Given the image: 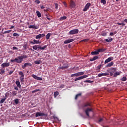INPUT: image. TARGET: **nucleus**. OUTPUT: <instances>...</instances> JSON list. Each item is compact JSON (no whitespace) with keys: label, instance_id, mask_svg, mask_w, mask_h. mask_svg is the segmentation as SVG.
<instances>
[{"label":"nucleus","instance_id":"nucleus-28","mask_svg":"<svg viewBox=\"0 0 127 127\" xmlns=\"http://www.w3.org/2000/svg\"><path fill=\"white\" fill-rule=\"evenodd\" d=\"M29 28H33L34 29H37V27L35 25H30L28 26Z\"/></svg>","mask_w":127,"mask_h":127},{"label":"nucleus","instance_id":"nucleus-55","mask_svg":"<svg viewBox=\"0 0 127 127\" xmlns=\"http://www.w3.org/2000/svg\"><path fill=\"white\" fill-rule=\"evenodd\" d=\"M116 34V33H113V32H111L110 33V35H111V36H113V35Z\"/></svg>","mask_w":127,"mask_h":127},{"label":"nucleus","instance_id":"nucleus-51","mask_svg":"<svg viewBox=\"0 0 127 127\" xmlns=\"http://www.w3.org/2000/svg\"><path fill=\"white\" fill-rule=\"evenodd\" d=\"M89 40H90V39H85L83 40L82 41H84V42H88V41H89Z\"/></svg>","mask_w":127,"mask_h":127},{"label":"nucleus","instance_id":"nucleus-4","mask_svg":"<svg viewBox=\"0 0 127 127\" xmlns=\"http://www.w3.org/2000/svg\"><path fill=\"white\" fill-rule=\"evenodd\" d=\"M47 115L43 113L37 112L35 115V117L37 118V117H46Z\"/></svg>","mask_w":127,"mask_h":127},{"label":"nucleus","instance_id":"nucleus-20","mask_svg":"<svg viewBox=\"0 0 127 127\" xmlns=\"http://www.w3.org/2000/svg\"><path fill=\"white\" fill-rule=\"evenodd\" d=\"M114 65V62H111L107 64L106 66V68H109L110 67H112Z\"/></svg>","mask_w":127,"mask_h":127},{"label":"nucleus","instance_id":"nucleus-41","mask_svg":"<svg viewBox=\"0 0 127 127\" xmlns=\"http://www.w3.org/2000/svg\"><path fill=\"white\" fill-rule=\"evenodd\" d=\"M58 95H59V92L58 91H56V92H54V96L55 98H56V97H57V96H58Z\"/></svg>","mask_w":127,"mask_h":127},{"label":"nucleus","instance_id":"nucleus-64","mask_svg":"<svg viewBox=\"0 0 127 127\" xmlns=\"http://www.w3.org/2000/svg\"><path fill=\"white\" fill-rule=\"evenodd\" d=\"M124 21H125V22H126V23H127V19H125L124 20Z\"/></svg>","mask_w":127,"mask_h":127},{"label":"nucleus","instance_id":"nucleus-2","mask_svg":"<svg viewBox=\"0 0 127 127\" xmlns=\"http://www.w3.org/2000/svg\"><path fill=\"white\" fill-rule=\"evenodd\" d=\"M117 71L116 67H111L107 70V72H110V76L114 75L115 72Z\"/></svg>","mask_w":127,"mask_h":127},{"label":"nucleus","instance_id":"nucleus-3","mask_svg":"<svg viewBox=\"0 0 127 127\" xmlns=\"http://www.w3.org/2000/svg\"><path fill=\"white\" fill-rule=\"evenodd\" d=\"M19 75H20L19 78L21 83H23L24 82V74L22 71H19Z\"/></svg>","mask_w":127,"mask_h":127},{"label":"nucleus","instance_id":"nucleus-50","mask_svg":"<svg viewBox=\"0 0 127 127\" xmlns=\"http://www.w3.org/2000/svg\"><path fill=\"white\" fill-rule=\"evenodd\" d=\"M56 9H58V4L57 3H55Z\"/></svg>","mask_w":127,"mask_h":127},{"label":"nucleus","instance_id":"nucleus-56","mask_svg":"<svg viewBox=\"0 0 127 127\" xmlns=\"http://www.w3.org/2000/svg\"><path fill=\"white\" fill-rule=\"evenodd\" d=\"M76 32H69V33L68 34L73 35V34H76Z\"/></svg>","mask_w":127,"mask_h":127},{"label":"nucleus","instance_id":"nucleus-16","mask_svg":"<svg viewBox=\"0 0 127 127\" xmlns=\"http://www.w3.org/2000/svg\"><path fill=\"white\" fill-rule=\"evenodd\" d=\"M44 36H45V34H39L36 36V39H40V38L44 37Z\"/></svg>","mask_w":127,"mask_h":127},{"label":"nucleus","instance_id":"nucleus-42","mask_svg":"<svg viewBox=\"0 0 127 127\" xmlns=\"http://www.w3.org/2000/svg\"><path fill=\"white\" fill-rule=\"evenodd\" d=\"M69 32H79V30H78L77 29H73V30L70 31Z\"/></svg>","mask_w":127,"mask_h":127},{"label":"nucleus","instance_id":"nucleus-14","mask_svg":"<svg viewBox=\"0 0 127 127\" xmlns=\"http://www.w3.org/2000/svg\"><path fill=\"white\" fill-rule=\"evenodd\" d=\"M91 107V104H90V103H86L85 104H83L81 106V109H83V110H86V107Z\"/></svg>","mask_w":127,"mask_h":127},{"label":"nucleus","instance_id":"nucleus-8","mask_svg":"<svg viewBox=\"0 0 127 127\" xmlns=\"http://www.w3.org/2000/svg\"><path fill=\"white\" fill-rule=\"evenodd\" d=\"M31 76L33 78H34V79H35L36 80H38V81H42V78L40 77H38L35 74H32Z\"/></svg>","mask_w":127,"mask_h":127},{"label":"nucleus","instance_id":"nucleus-23","mask_svg":"<svg viewBox=\"0 0 127 127\" xmlns=\"http://www.w3.org/2000/svg\"><path fill=\"white\" fill-rule=\"evenodd\" d=\"M121 75V72L119 71H116L114 74H113V77H117L118 76H120Z\"/></svg>","mask_w":127,"mask_h":127},{"label":"nucleus","instance_id":"nucleus-35","mask_svg":"<svg viewBox=\"0 0 127 127\" xmlns=\"http://www.w3.org/2000/svg\"><path fill=\"white\" fill-rule=\"evenodd\" d=\"M36 13L38 17H41V13L39 11H36Z\"/></svg>","mask_w":127,"mask_h":127},{"label":"nucleus","instance_id":"nucleus-6","mask_svg":"<svg viewBox=\"0 0 127 127\" xmlns=\"http://www.w3.org/2000/svg\"><path fill=\"white\" fill-rule=\"evenodd\" d=\"M30 43L31 44H33V45H34V44H40V43H41V42H40L39 41V40H36L35 39H34V40H33V41H30Z\"/></svg>","mask_w":127,"mask_h":127},{"label":"nucleus","instance_id":"nucleus-58","mask_svg":"<svg viewBox=\"0 0 127 127\" xmlns=\"http://www.w3.org/2000/svg\"><path fill=\"white\" fill-rule=\"evenodd\" d=\"M12 73H13V71H12V70L10 71L9 72V75H11V74H12Z\"/></svg>","mask_w":127,"mask_h":127},{"label":"nucleus","instance_id":"nucleus-15","mask_svg":"<svg viewBox=\"0 0 127 127\" xmlns=\"http://www.w3.org/2000/svg\"><path fill=\"white\" fill-rule=\"evenodd\" d=\"M73 41H74V39H67L64 41V44H68V43L73 42Z\"/></svg>","mask_w":127,"mask_h":127},{"label":"nucleus","instance_id":"nucleus-17","mask_svg":"<svg viewBox=\"0 0 127 127\" xmlns=\"http://www.w3.org/2000/svg\"><path fill=\"white\" fill-rule=\"evenodd\" d=\"M69 6L70 8H74V7H75V2L74 1L71 0L70 1Z\"/></svg>","mask_w":127,"mask_h":127},{"label":"nucleus","instance_id":"nucleus-43","mask_svg":"<svg viewBox=\"0 0 127 127\" xmlns=\"http://www.w3.org/2000/svg\"><path fill=\"white\" fill-rule=\"evenodd\" d=\"M40 91V89H35L32 91V94H34V93H36V92H39Z\"/></svg>","mask_w":127,"mask_h":127},{"label":"nucleus","instance_id":"nucleus-7","mask_svg":"<svg viewBox=\"0 0 127 127\" xmlns=\"http://www.w3.org/2000/svg\"><path fill=\"white\" fill-rule=\"evenodd\" d=\"M90 6H91V3H87L83 9V11H87L90 8Z\"/></svg>","mask_w":127,"mask_h":127},{"label":"nucleus","instance_id":"nucleus-44","mask_svg":"<svg viewBox=\"0 0 127 127\" xmlns=\"http://www.w3.org/2000/svg\"><path fill=\"white\" fill-rule=\"evenodd\" d=\"M117 24H118V25H122V26H125L126 24L124 23H117Z\"/></svg>","mask_w":127,"mask_h":127},{"label":"nucleus","instance_id":"nucleus-13","mask_svg":"<svg viewBox=\"0 0 127 127\" xmlns=\"http://www.w3.org/2000/svg\"><path fill=\"white\" fill-rule=\"evenodd\" d=\"M10 65V64L9 63H4L1 64V67L4 68L5 67H8Z\"/></svg>","mask_w":127,"mask_h":127},{"label":"nucleus","instance_id":"nucleus-18","mask_svg":"<svg viewBox=\"0 0 127 127\" xmlns=\"http://www.w3.org/2000/svg\"><path fill=\"white\" fill-rule=\"evenodd\" d=\"M109 75V73H99L98 75V77H102L103 76H108Z\"/></svg>","mask_w":127,"mask_h":127},{"label":"nucleus","instance_id":"nucleus-38","mask_svg":"<svg viewBox=\"0 0 127 127\" xmlns=\"http://www.w3.org/2000/svg\"><path fill=\"white\" fill-rule=\"evenodd\" d=\"M12 95L14 96H16V95L17 94V91H13L12 92Z\"/></svg>","mask_w":127,"mask_h":127},{"label":"nucleus","instance_id":"nucleus-26","mask_svg":"<svg viewBox=\"0 0 127 127\" xmlns=\"http://www.w3.org/2000/svg\"><path fill=\"white\" fill-rule=\"evenodd\" d=\"M91 54V55H99V51L92 52Z\"/></svg>","mask_w":127,"mask_h":127},{"label":"nucleus","instance_id":"nucleus-59","mask_svg":"<svg viewBox=\"0 0 127 127\" xmlns=\"http://www.w3.org/2000/svg\"><path fill=\"white\" fill-rule=\"evenodd\" d=\"M14 89H15V90H16V91H18V87H17V86H15V87H14Z\"/></svg>","mask_w":127,"mask_h":127},{"label":"nucleus","instance_id":"nucleus-11","mask_svg":"<svg viewBox=\"0 0 127 127\" xmlns=\"http://www.w3.org/2000/svg\"><path fill=\"white\" fill-rule=\"evenodd\" d=\"M89 112H92V108H87L85 110V113L87 117H90Z\"/></svg>","mask_w":127,"mask_h":127},{"label":"nucleus","instance_id":"nucleus-37","mask_svg":"<svg viewBox=\"0 0 127 127\" xmlns=\"http://www.w3.org/2000/svg\"><path fill=\"white\" fill-rule=\"evenodd\" d=\"M81 96H82V94L81 93H79V94H77L75 96V100H77V99H78L79 98V97H81Z\"/></svg>","mask_w":127,"mask_h":127},{"label":"nucleus","instance_id":"nucleus-46","mask_svg":"<svg viewBox=\"0 0 127 127\" xmlns=\"http://www.w3.org/2000/svg\"><path fill=\"white\" fill-rule=\"evenodd\" d=\"M19 101L18 100V99H16L15 100H14V103H15V104H16V105H17V104H18V102H19Z\"/></svg>","mask_w":127,"mask_h":127},{"label":"nucleus","instance_id":"nucleus-24","mask_svg":"<svg viewBox=\"0 0 127 127\" xmlns=\"http://www.w3.org/2000/svg\"><path fill=\"white\" fill-rule=\"evenodd\" d=\"M39 50H44L45 48H47V46L45 45L43 47H41V46H39Z\"/></svg>","mask_w":127,"mask_h":127},{"label":"nucleus","instance_id":"nucleus-29","mask_svg":"<svg viewBox=\"0 0 127 127\" xmlns=\"http://www.w3.org/2000/svg\"><path fill=\"white\" fill-rule=\"evenodd\" d=\"M83 74H84V72H83V71L79 72L76 73V76H77V77H78L79 76H82Z\"/></svg>","mask_w":127,"mask_h":127},{"label":"nucleus","instance_id":"nucleus-10","mask_svg":"<svg viewBox=\"0 0 127 127\" xmlns=\"http://www.w3.org/2000/svg\"><path fill=\"white\" fill-rule=\"evenodd\" d=\"M67 68H69V65L67 64H63V66H59V69H67Z\"/></svg>","mask_w":127,"mask_h":127},{"label":"nucleus","instance_id":"nucleus-5","mask_svg":"<svg viewBox=\"0 0 127 127\" xmlns=\"http://www.w3.org/2000/svg\"><path fill=\"white\" fill-rule=\"evenodd\" d=\"M87 77H88V75H84L82 76H80L79 77L75 78L74 79V81H75V82H76V81H79V80H82V79H85V78H87Z\"/></svg>","mask_w":127,"mask_h":127},{"label":"nucleus","instance_id":"nucleus-40","mask_svg":"<svg viewBox=\"0 0 127 127\" xmlns=\"http://www.w3.org/2000/svg\"><path fill=\"white\" fill-rule=\"evenodd\" d=\"M5 100H6V98H2L0 101V104H3L4 102L5 101Z\"/></svg>","mask_w":127,"mask_h":127},{"label":"nucleus","instance_id":"nucleus-21","mask_svg":"<svg viewBox=\"0 0 127 127\" xmlns=\"http://www.w3.org/2000/svg\"><path fill=\"white\" fill-rule=\"evenodd\" d=\"M97 59H99V56H95L94 57H93L92 59H90V61L91 62L93 61H95V60H97Z\"/></svg>","mask_w":127,"mask_h":127},{"label":"nucleus","instance_id":"nucleus-31","mask_svg":"<svg viewBox=\"0 0 127 127\" xmlns=\"http://www.w3.org/2000/svg\"><path fill=\"white\" fill-rule=\"evenodd\" d=\"M106 50H107V49H99L98 51V53L99 52L103 53V52H105Z\"/></svg>","mask_w":127,"mask_h":127},{"label":"nucleus","instance_id":"nucleus-32","mask_svg":"<svg viewBox=\"0 0 127 127\" xmlns=\"http://www.w3.org/2000/svg\"><path fill=\"white\" fill-rule=\"evenodd\" d=\"M28 46V45L27 43H24V45L23 46V47L24 49H27Z\"/></svg>","mask_w":127,"mask_h":127},{"label":"nucleus","instance_id":"nucleus-49","mask_svg":"<svg viewBox=\"0 0 127 127\" xmlns=\"http://www.w3.org/2000/svg\"><path fill=\"white\" fill-rule=\"evenodd\" d=\"M70 77H77V73H74V74H71Z\"/></svg>","mask_w":127,"mask_h":127},{"label":"nucleus","instance_id":"nucleus-9","mask_svg":"<svg viewBox=\"0 0 127 127\" xmlns=\"http://www.w3.org/2000/svg\"><path fill=\"white\" fill-rule=\"evenodd\" d=\"M112 60H114L113 57H110L108 58L107 59H106L104 63H105V64H107V63H109V62H111V61H112Z\"/></svg>","mask_w":127,"mask_h":127},{"label":"nucleus","instance_id":"nucleus-60","mask_svg":"<svg viewBox=\"0 0 127 127\" xmlns=\"http://www.w3.org/2000/svg\"><path fill=\"white\" fill-rule=\"evenodd\" d=\"M41 9H44V8H45V7H44V6H43V5H41Z\"/></svg>","mask_w":127,"mask_h":127},{"label":"nucleus","instance_id":"nucleus-61","mask_svg":"<svg viewBox=\"0 0 127 127\" xmlns=\"http://www.w3.org/2000/svg\"><path fill=\"white\" fill-rule=\"evenodd\" d=\"M49 8H47V9H44V11H48Z\"/></svg>","mask_w":127,"mask_h":127},{"label":"nucleus","instance_id":"nucleus-22","mask_svg":"<svg viewBox=\"0 0 127 127\" xmlns=\"http://www.w3.org/2000/svg\"><path fill=\"white\" fill-rule=\"evenodd\" d=\"M5 71V69L3 67H2L1 68H0V75H2L3 74H4Z\"/></svg>","mask_w":127,"mask_h":127},{"label":"nucleus","instance_id":"nucleus-33","mask_svg":"<svg viewBox=\"0 0 127 127\" xmlns=\"http://www.w3.org/2000/svg\"><path fill=\"white\" fill-rule=\"evenodd\" d=\"M66 18H67V17H66V16H64L60 18L59 20H61V21L65 20V19H66Z\"/></svg>","mask_w":127,"mask_h":127},{"label":"nucleus","instance_id":"nucleus-45","mask_svg":"<svg viewBox=\"0 0 127 127\" xmlns=\"http://www.w3.org/2000/svg\"><path fill=\"white\" fill-rule=\"evenodd\" d=\"M101 3H103V4H106L107 1L106 0H101Z\"/></svg>","mask_w":127,"mask_h":127},{"label":"nucleus","instance_id":"nucleus-27","mask_svg":"<svg viewBox=\"0 0 127 127\" xmlns=\"http://www.w3.org/2000/svg\"><path fill=\"white\" fill-rule=\"evenodd\" d=\"M16 85H17V87H18L19 88H21V85H20V82L19 81H16Z\"/></svg>","mask_w":127,"mask_h":127},{"label":"nucleus","instance_id":"nucleus-63","mask_svg":"<svg viewBox=\"0 0 127 127\" xmlns=\"http://www.w3.org/2000/svg\"><path fill=\"white\" fill-rule=\"evenodd\" d=\"M64 4L65 7H67V4L66 3V2H64Z\"/></svg>","mask_w":127,"mask_h":127},{"label":"nucleus","instance_id":"nucleus-36","mask_svg":"<svg viewBox=\"0 0 127 127\" xmlns=\"http://www.w3.org/2000/svg\"><path fill=\"white\" fill-rule=\"evenodd\" d=\"M35 64H41L42 62L41 60L39 61H35L34 62Z\"/></svg>","mask_w":127,"mask_h":127},{"label":"nucleus","instance_id":"nucleus-52","mask_svg":"<svg viewBox=\"0 0 127 127\" xmlns=\"http://www.w3.org/2000/svg\"><path fill=\"white\" fill-rule=\"evenodd\" d=\"M35 2H36V3H37L38 4L40 3V1H39V0H35Z\"/></svg>","mask_w":127,"mask_h":127},{"label":"nucleus","instance_id":"nucleus-12","mask_svg":"<svg viewBox=\"0 0 127 127\" xmlns=\"http://www.w3.org/2000/svg\"><path fill=\"white\" fill-rule=\"evenodd\" d=\"M31 66H32V64L30 63H25L23 65H22V68L23 69H24V68H26V67H29Z\"/></svg>","mask_w":127,"mask_h":127},{"label":"nucleus","instance_id":"nucleus-25","mask_svg":"<svg viewBox=\"0 0 127 127\" xmlns=\"http://www.w3.org/2000/svg\"><path fill=\"white\" fill-rule=\"evenodd\" d=\"M102 68V64H100L97 67V72H101V68Z\"/></svg>","mask_w":127,"mask_h":127},{"label":"nucleus","instance_id":"nucleus-39","mask_svg":"<svg viewBox=\"0 0 127 127\" xmlns=\"http://www.w3.org/2000/svg\"><path fill=\"white\" fill-rule=\"evenodd\" d=\"M127 77L124 76L121 79V81H122V82H125V81H127Z\"/></svg>","mask_w":127,"mask_h":127},{"label":"nucleus","instance_id":"nucleus-47","mask_svg":"<svg viewBox=\"0 0 127 127\" xmlns=\"http://www.w3.org/2000/svg\"><path fill=\"white\" fill-rule=\"evenodd\" d=\"M84 83H93V81L90 80H86L84 81Z\"/></svg>","mask_w":127,"mask_h":127},{"label":"nucleus","instance_id":"nucleus-34","mask_svg":"<svg viewBox=\"0 0 127 127\" xmlns=\"http://www.w3.org/2000/svg\"><path fill=\"white\" fill-rule=\"evenodd\" d=\"M50 36H51V33H48L46 35V40H48V39H49V38H50Z\"/></svg>","mask_w":127,"mask_h":127},{"label":"nucleus","instance_id":"nucleus-53","mask_svg":"<svg viewBox=\"0 0 127 127\" xmlns=\"http://www.w3.org/2000/svg\"><path fill=\"white\" fill-rule=\"evenodd\" d=\"M13 36H19V35H18V34H17L16 33H14L13 34Z\"/></svg>","mask_w":127,"mask_h":127},{"label":"nucleus","instance_id":"nucleus-30","mask_svg":"<svg viewBox=\"0 0 127 127\" xmlns=\"http://www.w3.org/2000/svg\"><path fill=\"white\" fill-rule=\"evenodd\" d=\"M105 41H106V42H112V41H113V38H111L110 39V38H108V39H105Z\"/></svg>","mask_w":127,"mask_h":127},{"label":"nucleus","instance_id":"nucleus-62","mask_svg":"<svg viewBox=\"0 0 127 127\" xmlns=\"http://www.w3.org/2000/svg\"><path fill=\"white\" fill-rule=\"evenodd\" d=\"M80 116H81L82 118H83V119H85V117H84V116H83V114H80Z\"/></svg>","mask_w":127,"mask_h":127},{"label":"nucleus","instance_id":"nucleus-1","mask_svg":"<svg viewBox=\"0 0 127 127\" xmlns=\"http://www.w3.org/2000/svg\"><path fill=\"white\" fill-rule=\"evenodd\" d=\"M28 56L26 55H23L18 57L17 58H15L14 60H11V62H16V63L20 64L23 61V59L28 58Z\"/></svg>","mask_w":127,"mask_h":127},{"label":"nucleus","instance_id":"nucleus-19","mask_svg":"<svg viewBox=\"0 0 127 127\" xmlns=\"http://www.w3.org/2000/svg\"><path fill=\"white\" fill-rule=\"evenodd\" d=\"M39 46L40 45H34L33 46L32 48L34 50H37V51H39Z\"/></svg>","mask_w":127,"mask_h":127},{"label":"nucleus","instance_id":"nucleus-48","mask_svg":"<svg viewBox=\"0 0 127 127\" xmlns=\"http://www.w3.org/2000/svg\"><path fill=\"white\" fill-rule=\"evenodd\" d=\"M103 121H104V119H103V118H100V119L98 120V123L100 124V123H102Z\"/></svg>","mask_w":127,"mask_h":127},{"label":"nucleus","instance_id":"nucleus-57","mask_svg":"<svg viewBox=\"0 0 127 127\" xmlns=\"http://www.w3.org/2000/svg\"><path fill=\"white\" fill-rule=\"evenodd\" d=\"M17 49H18V48L16 47H13V50H17Z\"/></svg>","mask_w":127,"mask_h":127},{"label":"nucleus","instance_id":"nucleus-54","mask_svg":"<svg viewBox=\"0 0 127 127\" xmlns=\"http://www.w3.org/2000/svg\"><path fill=\"white\" fill-rule=\"evenodd\" d=\"M101 35L102 36H107V33H103Z\"/></svg>","mask_w":127,"mask_h":127}]
</instances>
